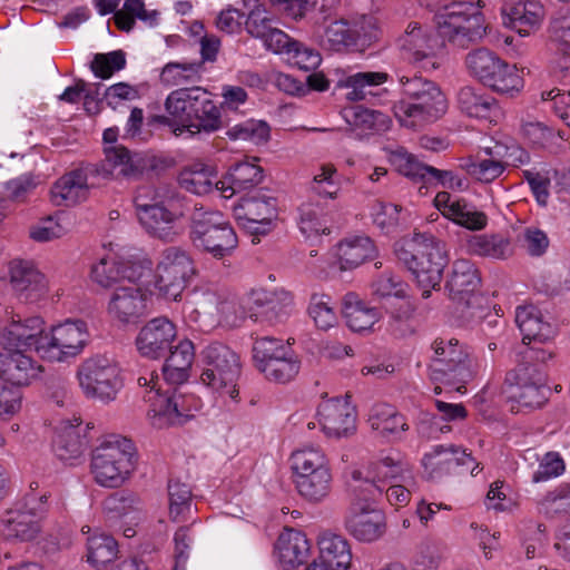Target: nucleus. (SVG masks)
Returning a JSON list of instances; mask_svg holds the SVG:
<instances>
[{"label": "nucleus", "mask_w": 570, "mask_h": 570, "mask_svg": "<svg viewBox=\"0 0 570 570\" xmlns=\"http://www.w3.org/2000/svg\"><path fill=\"white\" fill-rule=\"evenodd\" d=\"M459 452L460 448L453 444L433 446L422 459L428 479L439 480L443 475L449 474L451 466H453L452 455H456Z\"/></svg>", "instance_id": "obj_42"}, {"label": "nucleus", "mask_w": 570, "mask_h": 570, "mask_svg": "<svg viewBox=\"0 0 570 570\" xmlns=\"http://www.w3.org/2000/svg\"><path fill=\"white\" fill-rule=\"evenodd\" d=\"M77 377L85 395L101 402L114 401L122 386L119 367L102 355L86 358Z\"/></svg>", "instance_id": "obj_10"}, {"label": "nucleus", "mask_w": 570, "mask_h": 570, "mask_svg": "<svg viewBox=\"0 0 570 570\" xmlns=\"http://www.w3.org/2000/svg\"><path fill=\"white\" fill-rule=\"evenodd\" d=\"M540 511L548 518L570 514V485L562 484L540 502Z\"/></svg>", "instance_id": "obj_60"}, {"label": "nucleus", "mask_w": 570, "mask_h": 570, "mask_svg": "<svg viewBox=\"0 0 570 570\" xmlns=\"http://www.w3.org/2000/svg\"><path fill=\"white\" fill-rule=\"evenodd\" d=\"M39 367L20 350L0 354V376L12 385H27L37 375Z\"/></svg>", "instance_id": "obj_28"}, {"label": "nucleus", "mask_w": 570, "mask_h": 570, "mask_svg": "<svg viewBox=\"0 0 570 570\" xmlns=\"http://www.w3.org/2000/svg\"><path fill=\"white\" fill-rule=\"evenodd\" d=\"M161 367L163 376L169 384H181L189 377V371L195 357L191 341L184 338L168 351Z\"/></svg>", "instance_id": "obj_27"}, {"label": "nucleus", "mask_w": 570, "mask_h": 570, "mask_svg": "<svg viewBox=\"0 0 570 570\" xmlns=\"http://www.w3.org/2000/svg\"><path fill=\"white\" fill-rule=\"evenodd\" d=\"M343 117L348 125L367 135L384 132L389 130L391 125V119L387 115L361 105L345 108Z\"/></svg>", "instance_id": "obj_35"}, {"label": "nucleus", "mask_w": 570, "mask_h": 570, "mask_svg": "<svg viewBox=\"0 0 570 570\" xmlns=\"http://www.w3.org/2000/svg\"><path fill=\"white\" fill-rule=\"evenodd\" d=\"M345 528L356 540L374 542L386 531L385 515L380 509L348 508Z\"/></svg>", "instance_id": "obj_20"}, {"label": "nucleus", "mask_w": 570, "mask_h": 570, "mask_svg": "<svg viewBox=\"0 0 570 570\" xmlns=\"http://www.w3.org/2000/svg\"><path fill=\"white\" fill-rule=\"evenodd\" d=\"M373 430L383 434H395L399 431H406L407 423L402 414L387 404L376 405L371 410L370 419Z\"/></svg>", "instance_id": "obj_48"}, {"label": "nucleus", "mask_w": 570, "mask_h": 570, "mask_svg": "<svg viewBox=\"0 0 570 570\" xmlns=\"http://www.w3.org/2000/svg\"><path fill=\"white\" fill-rule=\"evenodd\" d=\"M468 249L472 254L504 259L511 254L510 242L501 235H475L468 240Z\"/></svg>", "instance_id": "obj_44"}, {"label": "nucleus", "mask_w": 570, "mask_h": 570, "mask_svg": "<svg viewBox=\"0 0 570 570\" xmlns=\"http://www.w3.org/2000/svg\"><path fill=\"white\" fill-rule=\"evenodd\" d=\"M435 406L441 413V416L439 417L436 415L424 413L417 426L420 434L428 438H430L432 434V432H428V429L442 433L450 431L451 428L449 425H440V420H463L468 414L465 407L462 404H452L438 400L435 401Z\"/></svg>", "instance_id": "obj_41"}, {"label": "nucleus", "mask_w": 570, "mask_h": 570, "mask_svg": "<svg viewBox=\"0 0 570 570\" xmlns=\"http://www.w3.org/2000/svg\"><path fill=\"white\" fill-rule=\"evenodd\" d=\"M263 178L264 170L261 166L248 160L239 161L229 168L224 180L216 181V188L225 198H229L236 193L256 187Z\"/></svg>", "instance_id": "obj_23"}, {"label": "nucleus", "mask_w": 570, "mask_h": 570, "mask_svg": "<svg viewBox=\"0 0 570 570\" xmlns=\"http://www.w3.org/2000/svg\"><path fill=\"white\" fill-rule=\"evenodd\" d=\"M292 350L288 342L285 343L279 338L272 336L256 338L253 344V360L255 366L261 372L268 363L287 355Z\"/></svg>", "instance_id": "obj_45"}, {"label": "nucleus", "mask_w": 570, "mask_h": 570, "mask_svg": "<svg viewBox=\"0 0 570 570\" xmlns=\"http://www.w3.org/2000/svg\"><path fill=\"white\" fill-rule=\"evenodd\" d=\"M183 206L175 198L158 203L138 220L147 234L164 242H174L179 235L178 222L184 217Z\"/></svg>", "instance_id": "obj_16"}, {"label": "nucleus", "mask_w": 570, "mask_h": 570, "mask_svg": "<svg viewBox=\"0 0 570 570\" xmlns=\"http://www.w3.org/2000/svg\"><path fill=\"white\" fill-rule=\"evenodd\" d=\"M292 468L296 475L328 469L324 454L314 448L295 451L292 454Z\"/></svg>", "instance_id": "obj_62"}, {"label": "nucleus", "mask_w": 570, "mask_h": 570, "mask_svg": "<svg viewBox=\"0 0 570 570\" xmlns=\"http://www.w3.org/2000/svg\"><path fill=\"white\" fill-rule=\"evenodd\" d=\"M387 78L386 72L365 71L350 75L340 83L351 89L346 94L348 100L358 101L366 99L367 96H376L374 88L384 83Z\"/></svg>", "instance_id": "obj_40"}, {"label": "nucleus", "mask_w": 570, "mask_h": 570, "mask_svg": "<svg viewBox=\"0 0 570 570\" xmlns=\"http://www.w3.org/2000/svg\"><path fill=\"white\" fill-rule=\"evenodd\" d=\"M515 323L523 334V344H530L532 341L544 343L554 335L551 324L542 320L541 312L533 305L518 307Z\"/></svg>", "instance_id": "obj_30"}, {"label": "nucleus", "mask_w": 570, "mask_h": 570, "mask_svg": "<svg viewBox=\"0 0 570 570\" xmlns=\"http://www.w3.org/2000/svg\"><path fill=\"white\" fill-rule=\"evenodd\" d=\"M236 220L253 236L266 235L277 218V199L262 191L246 195L233 208Z\"/></svg>", "instance_id": "obj_14"}, {"label": "nucleus", "mask_w": 570, "mask_h": 570, "mask_svg": "<svg viewBox=\"0 0 570 570\" xmlns=\"http://www.w3.org/2000/svg\"><path fill=\"white\" fill-rule=\"evenodd\" d=\"M432 348L436 354L430 365L432 381L453 386L456 392L465 391L476 373V363L456 338H436Z\"/></svg>", "instance_id": "obj_6"}, {"label": "nucleus", "mask_w": 570, "mask_h": 570, "mask_svg": "<svg viewBox=\"0 0 570 570\" xmlns=\"http://www.w3.org/2000/svg\"><path fill=\"white\" fill-rule=\"evenodd\" d=\"M136 449L126 438L112 436L92 452L91 472L102 487H120L134 471Z\"/></svg>", "instance_id": "obj_5"}, {"label": "nucleus", "mask_w": 570, "mask_h": 570, "mask_svg": "<svg viewBox=\"0 0 570 570\" xmlns=\"http://www.w3.org/2000/svg\"><path fill=\"white\" fill-rule=\"evenodd\" d=\"M435 45L436 39L416 22L410 23L405 33L399 39V46L406 55L405 58L413 61L429 59L434 53Z\"/></svg>", "instance_id": "obj_33"}, {"label": "nucleus", "mask_w": 570, "mask_h": 570, "mask_svg": "<svg viewBox=\"0 0 570 570\" xmlns=\"http://www.w3.org/2000/svg\"><path fill=\"white\" fill-rule=\"evenodd\" d=\"M515 323L523 334V344H530L532 341L544 343L554 335L551 324L542 320L541 312L533 305L518 307Z\"/></svg>", "instance_id": "obj_29"}, {"label": "nucleus", "mask_w": 570, "mask_h": 570, "mask_svg": "<svg viewBox=\"0 0 570 570\" xmlns=\"http://www.w3.org/2000/svg\"><path fill=\"white\" fill-rule=\"evenodd\" d=\"M126 66V55L122 50H115L108 53H96L90 63V69L96 77L101 79L110 78L115 72Z\"/></svg>", "instance_id": "obj_61"}, {"label": "nucleus", "mask_w": 570, "mask_h": 570, "mask_svg": "<svg viewBox=\"0 0 570 570\" xmlns=\"http://www.w3.org/2000/svg\"><path fill=\"white\" fill-rule=\"evenodd\" d=\"M89 338L87 323L82 320H67L51 327L45 345L39 348V356L50 362H61L78 355Z\"/></svg>", "instance_id": "obj_12"}, {"label": "nucleus", "mask_w": 570, "mask_h": 570, "mask_svg": "<svg viewBox=\"0 0 570 570\" xmlns=\"http://www.w3.org/2000/svg\"><path fill=\"white\" fill-rule=\"evenodd\" d=\"M342 313L347 326L354 332L370 330L380 317V312L375 307L367 306L353 293L345 295Z\"/></svg>", "instance_id": "obj_37"}, {"label": "nucleus", "mask_w": 570, "mask_h": 570, "mask_svg": "<svg viewBox=\"0 0 570 570\" xmlns=\"http://www.w3.org/2000/svg\"><path fill=\"white\" fill-rule=\"evenodd\" d=\"M198 87L180 88L171 91L166 101L167 112L190 129L194 114V101L198 96L195 94Z\"/></svg>", "instance_id": "obj_43"}, {"label": "nucleus", "mask_w": 570, "mask_h": 570, "mask_svg": "<svg viewBox=\"0 0 570 570\" xmlns=\"http://www.w3.org/2000/svg\"><path fill=\"white\" fill-rule=\"evenodd\" d=\"M460 168L475 180L488 184L501 176L505 166L502 161L492 158H466L461 160Z\"/></svg>", "instance_id": "obj_55"}, {"label": "nucleus", "mask_w": 570, "mask_h": 570, "mask_svg": "<svg viewBox=\"0 0 570 570\" xmlns=\"http://www.w3.org/2000/svg\"><path fill=\"white\" fill-rule=\"evenodd\" d=\"M484 6L483 0H478V6L469 1H452L444 6L438 14L440 35L462 48L482 39L485 27L479 8Z\"/></svg>", "instance_id": "obj_7"}, {"label": "nucleus", "mask_w": 570, "mask_h": 570, "mask_svg": "<svg viewBox=\"0 0 570 570\" xmlns=\"http://www.w3.org/2000/svg\"><path fill=\"white\" fill-rule=\"evenodd\" d=\"M460 109L470 117L490 119L499 114L494 98L478 94L472 87H463L458 94Z\"/></svg>", "instance_id": "obj_38"}, {"label": "nucleus", "mask_w": 570, "mask_h": 570, "mask_svg": "<svg viewBox=\"0 0 570 570\" xmlns=\"http://www.w3.org/2000/svg\"><path fill=\"white\" fill-rule=\"evenodd\" d=\"M348 490L350 508L379 509L375 501L383 494V489L373 480L366 479L360 484H348Z\"/></svg>", "instance_id": "obj_59"}, {"label": "nucleus", "mask_w": 570, "mask_h": 570, "mask_svg": "<svg viewBox=\"0 0 570 570\" xmlns=\"http://www.w3.org/2000/svg\"><path fill=\"white\" fill-rule=\"evenodd\" d=\"M177 338L175 324L165 316L147 322L136 337V346L144 357L157 360L168 354Z\"/></svg>", "instance_id": "obj_17"}, {"label": "nucleus", "mask_w": 570, "mask_h": 570, "mask_svg": "<svg viewBox=\"0 0 570 570\" xmlns=\"http://www.w3.org/2000/svg\"><path fill=\"white\" fill-rule=\"evenodd\" d=\"M298 493L311 502H320L328 495L332 485L330 469L295 476Z\"/></svg>", "instance_id": "obj_39"}, {"label": "nucleus", "mask_w": 570, "mask_h": 570, "mask_svg": "<svg viewBox=\"0 0 570 570\" xmlns=\"http://www.w3.org/2000/svg\"><path fill=\"white\" fill-rule=\"evenodd\" d=\"M399 81L403 99L394 108L401 121H405L403 115L413 119L411 125L433 122L446 111L445 96L434 81L419 75L402 76Z\"/></svg>", "instance_id": "obj_3"}, {"label": "nucleus", "mask_w": 570, "mask_h": 570, "mask_svg": "<svg viewBox=\"0 0 570 570\" xmlns=\"http://www.w3.org/2000/svg\"><path fill=\"white\" fill-rule=\"evenodd\" d=\"M317 414L322 417L320 424L328 436L347 438L356 430L355 415L347 404L340 401L321 405Z\"/></svg>", "instance_id": "obj_25"}, {"label": "nucleus", "mask_w": 570, "mask_h": 570, "mask_svg": "<svg viewBox=\"0 0 570 570\" xmlns=\"http://www.w3.org/2000/svg\"><path fill=\"white\" fill-rule=\"evenodd\" d=\"M293 304V295L283 287L267 289H253L247 297L246 305L239 306L240 315L236 316L232 324L249 317L255 322L276 325L287 320Z\"/></svg>", "instance_id": "obj_11"}, {"label": "nucleus", "mask_w": 570, "mask_h": 570, "mask_svg": "<svg viewBox=\"0 0 570 570\" xmlns=\"http://www.w3.org/2000/svg\"><path fill=\"white\" fill-rule=\"evenodd\" d=\"M490 78V81L487 82L485 86L501 95L519 91L522 88V78L518 73L517 67L509 65L502 59Z\"/></svg>", "instance_id": "obj_53"}, {"label": "nucleus", "mask_w": 570, "mask_h": 570, "mask_svg": "<svg viewBox=\"0 0 570 570\" xmlns=\"http://www.w3.org/2000/svg\"><path fill=\"white\" fill-rule=\"evenodd\" d=\"M104 151V160L71 170L55 183L51 197L56 205L72 206L86 200L89 189L96 186L89 179H109L115 176L114 171L118 167L120 169L116 177L138 180L159 177L175 165L173 158L150 153H131L124 146L106 147Z\"/></svg>", "instance_id": "obj_1"}, {"label": "nucleus", "mask_w": 570, "mask_h": 570, "mask_svg": "<svg viewBox=\"0 0 570 570\" xmlns=\"http://www.w3.org/2000/svg\"><path fill=\"white\" fill-rule=\"evenodd\" d=\"M434 206L442 215L453 223L470 229L481 230L487 226L488 217L463 198L453 199L448 191H439L434 198Z\"/></svg>", "instance_id": "obj_18"}, {"label": "nucleus", "mask_w": 570, "mask_h": 570, "mask_svg": "<svg viewBox=\"0 0 570 570\" xmlns=\"http://www.w3.org/2000/svg\"><path fill=\"white\" fill-rule=\"evenodd\" d=\"M200 358L204 364L202 382L216 391L229 387L227 393L236 399V382L242 368L239 356L229 346L213 342L200 352Z\"/></svg>", "instance_id": "obj_9"}, {"label": "nucleus", "mask_w": 570, "mask_h": 570, "mask_svg": "<svg viewBox=\"0 0 570 570\" xmlns=\"http://www.w3.org/2000/svg\"><path fill=\"white\" fill-rule=\"evenodd\" d=\"M546 372L541 366L529 365L521 358L517 357V364L514 367L507 371L504 381L501 386V392L505 396L515 392L517 389L527 386L537 377H541Z\"/></svg>", "instance_id": "obj_47"}, {"label": "nucleus", "mask_w": 570, "mask_h": 570, "mask_svg": "<svg viewBox=\"0 0 570 570\" xmlns=\"http://www.w3.org/2000/svg\"><path fill=\"white\" fill-rule=\"evenodd\" d=\"M87 560L99 568L111 562L118 552L117 541L109 534H96L87 540Z\"/></svg>", "instance_id": "obj_51"}, {"label": "nucleus", "mask_w": 570, "mask_h": 570, "mask_svg": "<svg viewBox=\"0 0 570 570\" xmlns=\"http://www.w3.org/2000/svg\"><path fill=\"white\" fill-rule=\"evenodd\" d=\"M87 446L88 440L85 435V429L80 425L60 428L52 441L55 454L65 462L79 459Z\"/></svg>", "instance_id": "obj_34"}, {"label": "nucleus", "mask_w": 570, "mask_h": 570, "mask_svg": "<svg viewBox=\"0 0 570 570\" xmlns=\"http://www.w3.org/2000/svg\"><path fill=\"white\" fill-rule=\"evenodd\" d=\"M232 140H250L255 144L267 142L271 137V127L263 120H247L235 125L226 131Z\"/></svg>", "instance_id": "obj_58"}, {"label": "nucleus", "mask_w": 570, "mask_h": 570, "mask_svg": "<svg viewBox=\"0 0 570 570\" xmlns=\"http://www.w3.org/2000/svg\"><path fill=\"white\" fill-rule=\"evenodd\" d=\"M550 387L547 385V374L537 377L527 386L517 389L514 393L507 396L509 401L517 402L521 407L539 409L549 399Z\"/></svg>", "instance_id": "obj_46"}, {"label": "nucleus", "mask_w": 570, "mask_h": 570, "mask_svg": "<svg viewBox=\"0 0 570 570\" xmlns=\"http://www.w3.org/2000/svg\"><path fill=\"white\" fill-rule=\"evenodd\" d=\"M39 520L28 512L12 508L6 511L0 522V535L9 541L30 542L41 531Z\"/></svg>", "instance_id": "obj_26"}, {"label": "nucleus", "mask_w": 570, "mask_h": 570, "mask_svg": "<svg viewBox=\"0 0 570 570\" xmlns=\"http://www.w3.org/2000/svg\"><path fill=\"white\" fill-rule=\"evenodd\" d=\"M196 275L197 268L190 255L179 247H168L163 250L156 266L154 286L159 296L177 302Z\"/></svg>", "instance_id": "obj_8"}, {"label": "nucleus", "mask_w": 570, "mask_h": 570, "mask_svg": "<svg viewBox=\"0 0 570 570\" xmlns=\"http://www.w3.org/2000/svg\"><path fill=\"white\" fill-rule=\"evenodd\" d=\"M376 256V248L370 237L357 236L338 244L337 257L341 269H353Z\"/></svg>", "instance_id": "obj_36"}, {"label": "nucleus", "mask_w": 570, "mask_h": 570, "mask_svg": "<svg viewBox=\"0 0 570 570\" xmlns=\"http://www.w3.org/2000/svg\"><path fill=\"white\" fill-rule=\"evenodd\" d=\"M191 490L179 481L168 482L169 515L173 521H183L191 507Z\"/></svg>", "instance_id": "obj_57"}, {"label": "nucleus", "mask_w": 570, "mask_h": 570, "mask_svg": "<svg viewBox=\"0 0 570 570\" xmlns=\"http://www.w3.org/2000/svg\"><path fill=\"white\" fill-rule=\"evenodd\" d=\"M147 296L137 285L119 284L114 288L108 312L122 323L140 317L147 308Z\"/></svg>", "instance_id": "obj_21"}, {"label": "nucleus", "mask_w": 570, "mask_h": 570, "mask_svg": "<svg viewBox=\"0 0 570 570\" xmlns=\"http://www.w3.org/2000/svg\"><path fill=\"white\" fill-rule=\"evenodd\" d=\"M299 370L301 360L292 350L287 355L268 363L261 372L268 381L284 384L292 381L298 374Z\"/></svg>", "instance_id": "obj_54"}, {"label": "nucleus", "mask_w": 570, "mask_h": 570, "mask_svg": "<svg viewBox=\"0 0 570 570\" xmlns=\"http://www.w3.org/2000/svg\"><path fill=\"white\" fill-rule=\"evenodd\" d=\"M213 171L205 165H195L194 167L184 169L178 177L180 187L197 195H205L212 191ZM216 186V183H215Z\"/></svg>", "instance_id": "obj_50"}, {"label": "nucleus", "mask_w": 570, "mask_h": 570, "mask_svg": "<svg viewBox=\"0 0 570 570\" xmlns=\"http://www.w3.org/2000/svg\"><path fill=\"white\" fill-rule=\"evenodd\" d=\"M10 282L19 299L24 303L37 302L46 291L45 276L31 261H12Z\"/></svg>", "instance_id": "obj_19"}, {"label": "nucleus", "mask_w": 570, "mask_h": 570, "mask_svg": "<svg viewBox=\"0 0 570 570\" xmlns=\"http://www.w3.org/2000/svg\"><path fill=\"white\" fill-rule=\"evenodd\" d=\"M195 94L198 98L194 101V118L189 130L193 131L195 129L196 132L205 131L210 134L222 128L224 121L220 108L210 98V94L200 87L197 88Z\"/></svg>", "instance_id": "obj_32"}, {"label": "nucleus", "mask_w": 570, "mask_h": 570, "mask_svg": "<svg viewBox=\"0 0 570 570\" xmlns=\"http://www.w3.org/2000/svg\"><path fill=\"white\" fill-rule=\"evenodd\" d=\"M91 279L105 288H115L120 284L119 264L114 259L101 258L91 267Z\"/></svg>", "instance_id": "obj_63"}, {"label": "nucleus", "mask_w": 570, "mask_h": 570, "mask_svg": "<svg viewBox=\"0 0 570 570\" xmlns=\"http://www.w3.org/2000/svg\"><path fill=\"white\" fill-rule=\"evenodd\" d=\"M320 559L332 570H347L352 563L351 546L346 538L332 532L318 537Z\"/></svg>", "instance_id": "obj_31"}, {"label": "nucleus", "mask_w": 570, "mask_h": 570, "mask_svg": "<svg viewBox=\"0 0 570 570\" xmlns=\"http://www.w3.org/2000/svg\"><path fill=\"white\" fill-rule=\"evenodd\" d=\"M360 37V31L350 28L344 19L334 20L324 28V43L334 51L356 46Z\"/></svg>", "instance_id": "obj_49"}, {"label": "nucleus", "mask_w": 570, "mask_h": 570, "mask_svg": "<svg viewBox=\"0 0 570 570\" xmlns=\"http://www.w3.org/2000/svg\"><path fill=\"white\" fill-rule=\"evenodd\" d=\"M393 248L399 262L409 269L423 289V298H428L431 288L440 286L448 264L442 243L432 235L415 233L410 238L404 237L395 242Z\"/></svg>", "instance_id": "obj_2"}, {"label": "nucleus", "mask_w": 570, "mask_h": 570, "mask_svg": "<svg viewBox=\"0 0 570 570\" xmlns=\"http://www.w3.org/2000/svg\"><path fill=\"white\" fill-rule=\"evenodd\" d=\"M481 277L475 265L468 259H458L452 264L445 283L449 297L468 309L482 307L484 297L480 293Z\"/></svg>", "instance_id": "obj_15"}, {"label": "nucleus", "mask_w": 570, "mask_h": 570, "mask_svg": "<svg viewBox=\"0 0 570 570\" xmlns=\"http://www.w3.org/2000/svg\"><path fill=\"white\" fill-rule=\"evenodd\" d=\"M389 160L400 174L414 181H422L424 184L420 187V193H422L423 188H426L425 185L433 184L458 190H463L468 187L465 181L455 176L453 171L441 170L433 166L425 165L402 147L390 150Z\"/></svg>", "instance_id": "obj_13"}, {"label": "nucleus", "mask_w": 570, "mask_h": 570, "mask_svg": "<svg viewBox=\"0 0 570 570\" xmlns=\"http://www.w3.org/2000/svg\"><path fill=\"white\" fill-rule=\"evenodd\" d=\"M139 498L128 490L116 491L109 494L102 502L104 511L110 518H121L140 509Z\"/></svg>", "instance_id": "obj_56"}, {"label": "nucleus", "mask_w": 570, "mask_h": 570, "mask_svg": "<svg viewBox=\"0 0 570 570\" xmlns=\"http://www.w3.org/2000/svg\"><path fill=\"white\" fill-rule=\"evenodd\" d=\"M308 314L321 330H328L336 322L333 307L330 306V297L326 295H313L308 307Z\"/></svg>", "instance_id": "obj_64"}, {"label": "nucleus", "mask_w": 570, "mask_h": 570, "mask_svg": "<svg viewBox=\"0 0 570 570\" xmlns=\"http://www.w3.org/2000/svg\"><path fill=\"white\" fill-rule=\"evenodd\" d=\"M189 219V238L198 250L224 259L238 246L237 235L222 213L195 206Z\"/></svg>", "instance_id": "obj_4"}, {"label": "nucleus", "mask_w": 570, "mask_h": 570, "mask_svg": "<svg viewBox=\"0 0 570 570\" xmlns=\"http://www.w3.org/2000/svg\"><path fill=\"white\" fill-rule=\"evenodd\" d=\"M500 60L501 58L495 52L487 48H479L468 53L465 63L470 72L485 86Z\"/></svg>", "instance_id": "obj_52"}, {"label": "nucleus", "mask_w": 570, "mask_h": 570, "mask_svg": "<svg viewBox=\"0 0 570 570\" xmlns=\"http://www.w3.org/2000/svg\"><path fill=\"white\" fill-rule=\"evenodd\" d=\"M7 334L9 342L16 347L33 350L39 355L38 347L45 345L43 337H47L48 333H45V322L41 317L21 318L17 315L7 327Z\"/></svg>", "instance_id": "obj_24"}, {"label": "nucleus", "mask_w": 570, "mask_h": 570, "mask_svg": "<svg viewBox=\"0 0 570 570\" xmlns=\"http://www.w3.org/2000/svg\"><path fill=\"white\" fill-rule=\"evenodd\" d=\"M311 543L306 535L295 529H285L275 543V552L283 570H293L308 560Z\"/></svg>", "instance_id": "obj_22"}]
</instances>
